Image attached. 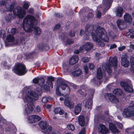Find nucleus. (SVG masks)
<instances>
[{"label": "nucleus", "instance_id": "nucleus-1", "mask_svg": "<svg viewBox=\"0 0 134 134\" xmlns=\"http://www.w3.org/2000/svg\"><path fill=\"white\" fill-rule=\"evenodd\" d=\"M37 20L33 16L27 15L23 20V28L25 31L27 32H31L34 29V38L37 39L41 33V30L37 26H35Z\"/></svg>", "mask_w": 134, "mask_h": 134}, {"label": "nucleus", "instance_id": "nucleus-2", "mask_svg": "<svg viewBox=\"0 0 134 134\" xmlns=\"http://www.w3.org/2000/svg\"><path fill=\"white\" fill-rule=\"evenodd\" d=\"M37 94L34 91H32L30 89L27 87H24L23 89V96L22 98L24 102L27 103V106L29 111L26 109L25 112L27 114L32 112L34 106L32 102L33 100H35L38 99Z\"/></svg>", "mask_w": 134, "mask_h": 134}, {"label": "nucleus", "instance_id": "nucleus-3", "mask_svg": "<svg viewBox=\"0 0 134 134\" xmlns=\"http://www.w3.org/2000/svg\"><path fill=\"white\" fill-rule=\"evenodd\" d=\"M56 93L57 95L60 96L61 93L59 91V87L61 88L63 90H65L64 93L66 95L68 94L70 92V88L65 80L61 79H58L57 81Z\"/></svg>", "mask_w": 134, "mask_h": 134}, {"label": "nucleus", "instance_id": "nucleus-4", "mask_svg": "<svg viewBox=\"0 0 134 134\" xmlns=\"http://www.w3.org/2000/svg\"><path fill=\"white\" fill-rule=\"evenodd\" d=\"M13 70L15 73L19 76L25 75L28 71L25 65L20 63H17L15 65Z\"/></svg>", "mask_w": 134, "mask_h": 134}, {"label": "nucleus", "instance_id": "nucleus-5", "mask_svg": "<svg viewBox=\"0 0 134 134\" xmlns=\"http://www.w3.org/2000/svg\"><path fill=\"white\" fill-rule=\"evenodd\" d=\"M95 32L96 35H95L98 38H101L105 42L109 41V39L105 31L103 28L98 26L96 29Z\"/></svg>", "mask_w": 134, "mask_h": 134}, {"label": "nucleus", "instance_id": "nucleus-6", "mask_svg": "<svg viewBox=\"0 0 134 134\" xmlns=\"http://www.w3.org/2000/svg\"><path fill=\"white\" fill-rule=\"evenodd\" d=\"M122 115L124 118H127L134 116V102L131 101L129 106L124 110Z\"/></svg>", "mask_w": 134, "mask_h": 134}, {"label": "nucleus", "instance_id": "nucleus-7", "mask_svg": "<svg viewBox=\"0 0 134 134\" xmlns=\"http://www.w3.org/2000/svg\"><path fill=\"white\" fill-rule=\"evenodd\" d=\"M39 125L42 129L44 130L42 132L44 134H56L55 132L51 131L52 127L49 125L46 122L41 121Z\"/></svg>", "mask_w": 134, "mask_h": 134}, {"label": "nucleus", "instance_id": "nucleus-8", "mask_svg": "<svg viewBox=\"0 0 134 134\" xmlns=\"http://www.w3.org/2000/svg\"><path fill=\"white\" fill-rule=\"evenodd\" d=\"M13 13L20 18L22 19L26 14V11L21 7L18 6L14 10Z\"/></svg>", "mask_w": 134, "mask_h": 134}, {"label": "nucleus", "instance_id": "nucleus-9", "mask_svg": "<svg viewBox=\"0 0 134 134\" xmlns=\"http://www.w3.org/2000/svg\"><path fill=\"white\" fill-rule=\"evenodd\" d=\"M121 86L123 87L124 90L127 92H131L133 91V90L130 84L125 82H122L120 83Z\"/></svg>", "mask_w": 134, "mask_h": 134}, {"label": "nucleus", "instance_id": "nucleus-10", "mask_svg": "<svg viewBox=\"0 0 134 134\" xmlns=\"http://www.w3.org/2000/svg\"><path fill=\"white\" fill-rule=\"evenodd\" d=\"M80 87V88L77 91L78 93L82 96H86L87 94V91L88 90V87L84 85H81Z\"/></svg>", "mask_w": 134, "mask_h": 134}, {"label": "nucleus", "instance_id": "nucleus-11", "mask_svg": "<svg viewBox=\"0 0 134 134\" xmlns=\"http://www.w3.org/2000/svg\"><path fill=\"white\" fill-rule=\"evenodd\" d=\"M41 119V117L37 115H31L28 118V122L30 123H33L38 121Z\"/></svg>", "mask_w": 134, "mask_h": 134}, {"label": "nucleus", "instance_id": "nucleus-12", "mask_svg": "<svg viewBox=\"0 0 134 134\" xmlns=\"http://www.w3.org/2000/svg\"><path fill=\"white\" fill-rule=\"evenodd\" d=\"M105 98H108L112 103H116L118 102V98L115 95L110 93H107L105 95Z\"/></svg>", "mask_w": 134, "mask_h": 134}, {"label": "nucleus", "instance_id": "nucleus-13", "mask_svg": "<svg viewBox=\"0 0 134 134\" xmlns=\"http://www.w3.org/2000/svg\"><path fill=\"white\" fill-rule=\"evenodd\" d=\"M97 77L100 80L102 78H104L106 80L108 79V77L106 76L104 72H103L100 68L98 69L97 71Z\"/></svg>", "mask_w": 134, "mask_h": 134}, {"label": "nucleus", "instance_id": "nucleus-14", "mask_svg": "<svg viewBox=\"0 0 134 134\" xmlns=\"http://www.w3.org/2000/svg\"><path fill=\"white\" fill-rule=\"evenodd\" d=\"M93 44L91 42H87L85 45L80 47L79 48L80 51L82 52V50H85L87 51H90L93 47Z\"/></svg>", "mask_w": 134, "mask_h": 134}, {"label": "nucleus", "instance_id": "nucleus-15", "mask_svg": "<svg viewBox=\"0 0 134 134\" xmlns=\"http://www.w3.org/2000/svg\"><path fill=\"white\" fill-rule=\"evenodd\" d=\"M91 35L93 40L94 41H96V42L97 44L98 45L101 47L104 46H105L104 43L97 37L96 35L94 33L92 32Z\"/></svg>", "mask_w": 134, "mask_h": 134}, {"label": "nucleus", "instance_id": "nucleus-16", "mask_svg": "<svg viewBox=\"0 0 134 134\" xmlns=\"http://www.w3.org/2000/svg\"><path fill=\"white\" fill-rule=\"evenodd\" d=\"M64 104L68 106L70 109H72L74 107V103L68 97H66L65 98Z\"/></svg>", "mask_w": 134, "mask_h": 134}, {"label": "nucleus", "instance_id": "nucleus-17", "mask_svg": "<svg viewBox=\"0 0 134 134\" xmlns=\"http://www.w3.org/2000/svg\"><path fill=\"white\" fill-rule=\"evenodd\" d=\"M98 130L100 133L106 134L109 132V130L105 126L102 124H100L98 126Z\"/></svg>", "mask_w": 134, "mask_h": 134}, {"label": "nucleus", "instance_id": "nucleus-18", "mask_svg": "<svg viewBox=\"0 0 134 134\" xmlns=\"http://www.w3.org/2000/svg\"><path fill=\"white\" fill-rule=\"evenodd\" d=\"M113 1V0H106L104 1V8L103 10L104 13H105L109 9Z\"/></svg>", "mask_w": 134, "mask_h": 134}, {"label": "nucleus", "instance_id": "nucleus-19", "mask_svg": "<svg viewBox=\"0 0 134 134\" xmlns=\"http://www.w3.org/2000/svg\"><path fill=\"white\" fill-rule=\"evenodd\" d=\"M116 23L117 26L120 30H123L127 26L126 23L123 20H118Z\"/></svg>", "mask_w": 134, "mask_h": 134}, {"label": "nucleus", "instance_id": "nucleus-20", "mask_svg": "<svg viewBox=\"0 0 134 134\" xmlns=\"http://www.w3.org/2000/svg\"><path fill=\"white\" fill-rule=\"evenodd\" d=\"M1 5L2 6L5 5L7 10L10 12L12 11L14 8V6L13 4H11L10 5H8L6 1H2L1 2Z\"/></svg>", "mask_w": 134, "mask_h": 134}, {"label": "nucleus", "instance_id": "nucleus-21", "mask_svg": "<svg viewBox=\"0 0 134 134\" xmlns=\"http://www.w3.org/2000/svg\"><path fill=\"white\" fill-rule=\"evenodd\" d=\"M109 129L113 133H118L120 132L117 128L115 125L112 122L109 123Z\"/></svg>", "mask_w": 134, "mask_h": 134}, {"label": "nucleus", "instance_id": "nucleus-22", "mask_svg": "<svg viewBox=\"0 0 134 134\" xmlns=\"http://www.w3.org/2000/svg\"><path fill=\"white\" fill-rule=\"evenodd\" d=\"M109 63L111 66L115 67L117 66L118 63L117 59L116 57L110 58L109 60Z\"/></svg>", "mask_w": 134, "mask_h": 134}, {"label": "nucleus", "instance_id": "nucleus-23", "mask_svg": "<svg viewBox=\"0 0 134 134\" xmlns=\"http://www.w3.org/2000/svg\"><path fill=\"white\" fill-rule=\"evenodd\" d=\"M82 103H79L75 106L74 110L75 115H77L80 113L82 109Z\"/></svg>", "mask_w": 134, "mask_h": 134}, {"label": "nucleus", "instance_id": "nucleus-24", "mask_svg": "<svg viewBox=\"0 0 134 134\" xmlns=\"http://www.w3.org/2000/svg\"><path fill=\"white\" fill-rule=\"evenodd\" d=\"M83 103L84 104L85 107H86L89 109H91L92 104V100L91 99L88 100L85 99L83 101Z\"/></svg>", "mask_w": 134, "mask_h": 134}, {"label": "nucleus", "instance_id": "nucleus-25", "mask_svg": "<svg viewBox=\"0 0 134 134\" xmlns=\"http://www.w3.org/2000/svg\"><path fill=\"white\" fill-rule=\"evenodd\" d=\"M38 47L40 51H46L49 49V46L46 44H40L38 46Z\"/></svg>", "mask_w": 134, "mask_h": 134}, {"label": "nucleus", "instance_id": "nucleus-26", "mask_svg": "<svg viewBox=\"0 0 134 134\" xmlns=\"http://www.w3.org/2000/svg\"><path fill=\"white\" fill-rule=\"evenodd\" d=\"M79 58L77 55H74L72 56L69 60V63L70 64L72 65L76 63L78 60Z\"/></svg>", "mask_w": 134, "mask_h": 134}, {"label": "nucleus", "instance_id": "nucleus-27", "mask_svg": "<svg viewBox=\"0 0 134 134\" xmlns=\"http://www.w3.org/2000/svg\"><path fill=\"white\" fill-rule=\"evenodd\" d=\"M124 19L128 23H130L132 20V18L131 16L127 13H126L124 15Z\"/></svg>", "mask_w": 134, "mask_h": 134}, {"label": "nucleus", "instance_id": "nucleus-28", "mask_svg": "<svg viewBox=\"0 0 134 134\" xmlns=\"http://www.w3.org/2000/svg\"><path fill=\"white\" fill-rule=\"evenodd\" d=\"M121 64L125 67H127L129 65V62L126 58H123L121 60Z\"/></svg>", "mask_w": 134, "mask_h": 134}, {"label": "nucleus", "instance_id": "nucleus-29", "mask_svg": "<svg viewBox=\"0 0 134 134\" xmlns=\"http://www.w3.org/2000/svg\"><path fill=\"white\" fill-rule=\"evenodd\" d=\"M54 81V78L52 76H49L48 77L46 83L48 85L50 86L51 87H53L52 81Z\"/></svg>", "mask_w": 134, "mask_h": 134}, {"label": "nucleus", "instance_id": "nucleus-30", "mask_svg": "<svg viewBox=\"0 0 134 134\" xmlns=\"http://www.w3.org/2000/svg\"><path fill=\"white\" fill-rule=\"evenodd\" d=\"M78 122L80 125L84 126L85 124V118L83 115L80 116L78 118Z\"/></svg>", "mask_w": 134, "mask_h": 134}, {"label": "nucleus", "instance_id": "nucleus-31", "mask_svg": "<svg viewBox=\"0 0 134 134\" xmlns=\"http://www.w3.org/2000/svg\"><path fill=\"white\" fill-rule=\"evenodd\" d=\"M123 11V8L121 7H118L116 9V15L119 17H121L122 16Z\"/></svg>", "mask_w": 134, "mask_h": 134}, {"label": "nucleus", "instance_id": "nucleus-32", "mask_svg": "<svg viewBox=\"0 0 134 134\" xmlns=\"http://www.w3.org/2000/svg\"><path fill=\"white\" fill-rule=\"evenodd\" d=\"M90 82L92 84L97 86L100 85L101 83L100 81H98V80H96L95 78L92 79L91 80Z\"/></svg>", "mask_w": 134, "mask_h": 134}, {"label": "nucleus", "instance_id": "nucleus-33", "mask_svg": "<svg viewBox=\"0 0 134 134\" xmlns=\"http://www.w3.org/2000/svg\"><path fill=\"white\" fill-rule=\"evenodd\" d=\"M54 111L55 114L59 113L60 115L63 114L64 113V111L63 110H61L60 108H55L54 110Z\"/></svg>", "mask_w": 134, "mask_h": 134}, {"label": "nucleus", "instance_id": "nucleus-34", "mask_svg": "<svg viewBox=\"0 0 134 134\" xmlns=\"http://www.w3.org/2000/svg\"><path fill=\"white\" fill-rule=\"evenodd\" d=\"M113 93L117 96H120L122 94V92L121 90L119 88L114 89L113 91Z\"/></svg>", "mask_w": 134, "mask_h": 134}, {"label": "nucleus", "instance_id": "nucleus-35", "mask_svg": "<svg viewBox=\"0 0 134 134\" xmlns=\"http://www.w3.org/2000/svg\"><path fill=\"white\" fill-rule=\"evenodd\" d=\"M82 71L80 69H78V70H76L75 71L72 72V75L74 76L77 77L81 75Z\"/></svg>", "mask_w": 134, "mask_h": 134}, {"label": "nucleus", "instance_id": "nucleus-36", "mask_svg": "<svg viewBox=\"0 0 134 134\" xmlns=\"http://www.w3.org/2000/svg\"><path fill=\"white\" fill-rule=\"evenodd\" d=\"M105 68L107 70V72L110 75L111 74L112 70L110 68V67L109 64H107L105 66Z\"/></svg>", "mask_w": 134, "mask_h": 134}, {"label": "nucleus", "instance_id": "nucleus-37", "mask_svg": "<svg viewBox=\"0 0 134 134\" xmlns=\"http://www.w3.org/2000/svg\"><path fill=\"white\" fill-rule=\"evenodd\" d=\"M45 80L43 78H39L38 85L41 87L44 84Z\"/></svg>", "mask_w": 134, "mask_h": 134}, {"label": "nucleus", "instance_id": "nucleus-38", "mask_svg": "<svg viewBox=\"0 0 134 134\" xmlns=\"http://www.w3.org/2000/svg\"><path fill=\"white\" fill-rule=\"evenodd\" d=\"M7 40L8 42H13L14 40V38L13 36L10 34L7 36Z\"/></svg>", "mask_w": 134, "mask_h": 134}, {"label": "nucleus", "instance_id": "nucleus-39", "mask_svg": "<svg viewBox=\"0 0 134 134\" xmlns=\"http://www.w3.org/2000/svg\"><path fill=\"white\" fill-rule=\"evenodd\" d=\"M91 32L90 25H87L85 27V34L86 35H88V34Z\"/></svg>", "mask_w": 134, "mask_h": 134}, {"label": "nucleus", "instance_id": "nucleus-40", "mask_svg": "<svg viewBox=\"0 0 134 134\" xmlns=\"http://www.w3.org/2000/svg\"><path fill=\"white\" fill-rule=\"evenodd\" d=\"M34 53L32 52L30 53H26L25 55L27 58L31 59L33 58V55Z\"/></svg>", "mask_w": 134, "mask_h": 134}, {"label": "nucleus", "instance_id": "nucleus-41", "mask_svg": "<svg viewBox=\"0 0 134 134\" xmlns=\"http://www.w3.org/2000/svg\"><path fill=\"white\" fill-rule=\"evenodd\" d=\"M6 36L5 32L4 30H0V37L4 38Z\"/></svg>", "mask_w": 134, "mask_h": 134}, {"label": "nucleus", "instance_id": "nucleus-42", "mask_svg": "<svg viewBox=\"0 0 134 134\" xmlns=\"http://www.w3.org/2000/svg\"><path fill=\"white\" fill-rule=\"evenodd\" d=\"M47 85H45L44 84L41 87L44 90L46 91H48L50 89L49 86H47Z\"/></svg>", "mask_w": 134, "mask_h": 134}, {"label": "nucleus", "instance_id": "nucleus-43", "mask_svg": "<svg viewBox=\"0 0 134 134\" xmlns=\"http://www.w3.org/2000/svg\"><path fill=\"white\" fill-rule=\"evenodd\" d=\"M30 4L27 3H24L23 5V8L25 10H27Z\"/></svg>", "mask_w": 134, "mask_h": 134}, {"label": "nucleus", "instance_id": "nucleus-44", "mask_svg": "<svg viewBox=\"0 0 134 134\" xmlns=\"http://www.w3.org/2000/svg\"><path fill=\"white\" fill-rule=\"evenodd\" d=\"M67 127L69 130L71 131L75 129L74 125L72 124L68 125L67 126Z\"/></svg>", "mask_w": 134, "mask_h": 134}, {"label": "nucleus", "instance_id": "nucleus-45", "mask_svg": "<svg viewBox=\"0 0 134 134\" xmlns=\"http://www.w3.org/2000/svg\"><path fill=\"white\" fill-rule=\"evenodd\" d=\"M54 16L55 17L60 18L63 16V15L59 13L56 12L54 13Z\"/></svg>", "mask_w": 134, "mask_h": 134}, {"label": "nucleus", "instance_id": "nucleus-46", "mask_svg": "<svg viewBox=\"0 0 134 134\" xmlns=\"http://www.w3.org/2000/svg\"><path fill=\"white\" fill-rule=\"evenodd\" d=\"M42 102L44 103H47L48 101V98L47 97H43L42 100Z\"/></svg>", "mask_w": 134, "mask_h": 134}, {"label": "nucleus", "instance_id": "nucleus-47", "mask_svg": "<svg viewBox=\"0 0 134 134\" xmlns=\"http://www.w3.org/2000/svg\"><path fill=\"white\" fill-rule=\"evenodd\" d=\"M66 44H70L74 43V41L72 40L68 39L66 42Z\"/></svg>", "mask_w": 134, "mask_h": 134}, {"label": "nucleus", "instance_id": "nucleus-48", "mask_svg": "<svg viewBox=\"0 0 134 134\" xmlns=\"http://www.w3.org/2000/svg\"><path fill=\"white\" fill-rule=\"evenodd\" d=\"M39 78L38 77L34 78L32 80L33 82L35 84H37L38 85Z\"/></svg>", "mask_w": 134, "mask_h": 134}, {"label": "nucleus", "instance_id": "nucleus-49", "mask_svg": "<svg viewBox=\"0 0 134 134\" xmlns=\"http://www.w3.org/2000/svg\"><path fill=\"white\" fill-rule=\"evenodd\" d=\"M82 60L83 62L85 63L88 62L89 59L88 57H86L82 58Z\"/></svg>", "mask_w": 134, "mask_h": 134}, {"label": "nucleus", "instance_id": "nucleus-50", "mask_svg": "<svg viewBox=\"0 0 134 134\" xmlns=\"http://www.w3.org/2000/svg\"><path fill=\"white\" fill-rule=\"evenodd\" d=\"M8 19L7 20H10L12 19H14V17L13 16L12 14H9L7 16Z\"/></svg>", "mask_w": 134, "mask_h": 134}, {"label": "nucleus", "instance_id": "nucleus-51", "mask_svg": "<svg viewBox=\"0 0 134 134\" xmlns=\"http://www.w3.org/2000/svg\"><path fill=\"white\" fill-rule=\"evenodd\" d=\"M84 72L86 74H87L88 72V69L87 66H85L84 67Z\"/></svg>", "mask_w": 134, "mask_h": 134}, {"label": "nucleus", "instance_id": "nucleus-52", "mask_svg": "<svg viewBox=\"0 0 134 134\" xmlns=\"http://www.w3.org/2000/svg\"><path fill=\"white\" fill-rule=\"evenodd\" d=\"M16 28H13L11 29V32L13 35H14L16 33Z\"/></svg>", "mask_w": 134, "mask_h": 134}, {"label": "nucleus", "instance_id": "nucleus-53", "mask_svg": "<svg viewBox=\"0 0 134 134\" xmlns=\"http://www.w3.org/2000/svg\"><path fill=\"white\" fill-rule=\"evenodd\" d=\"M101 13L99 11H98L97 13V17L98 18H100L101 17Z\"/></svg>", "mask_w": 134, "mask_h": 134}, {"label": "nucleus", "instance_id": "nucleus-54", "mask_svg": "<svg viewBox=\"0 0 134 134\" xmlns=\"http://www.w3.org/2000/svg\"><path fill=\"white\" fill-rule=\"evenodd\" d=\"M132 129V128H128L126 129L125 131L126 133H129L131 132Z\"/></svg>", "mask_w": 134, "mask_h": 134}, {"label": "nucleus", "instance_id": "nucleus-55", "mask_svg": "<svg viewBox=\"0 0 134 134\" xmlns=\"http://www.w3.org/2000/svg\"><path fill=\"white\" fill-rule=\"evenodd\" d=\"M34 9L32 8H30L28 10L27 12L29 13L32 14L34 13Z\"/></svg>", "mask_w": 134, "mask_h": 134}, {"label": "nucleus", "instance_id": "nucleus-56", "mask_svg": "<svg viewBox=\"0 0 134 134\" xmlns=\"http://www.w3.org/2000/svg\"><path fill=\"white\" fill-rule=\"evenodd\" d=\"M131 70L133 71V72H134V63L133 62L131 63Z\"/></svg>", "mask_w": 134, "mask_h": 134}, {"label": "nucleus", "instance_id": "nucleus-57", "mask_svg": "<svg viewBox=\"0 0 134 134\" xmlns=\"http://www.w3.org/2000/svg\"><path fill=\"white\" fill-rule=\"evenodd\" d=\"M85 128H83L81 130L80 132L79 133V134H85Z\"/></svg>", "mask_w": 134, "mask_h": 134}, {"label": "nucleus", "instance_id": "nucleus-58", "mask_svg": "<svg viewBox=\"0 0 134 134\" xmlns=\"http://www.w3.org/2000/svg\"><path fill=\"white\" fill-rule=\"evenodd\" d=\"M117 47V45L115 44H113L111 45L110 48V49H112L116 48Z\"/></svg>", "mask_w": 134, "mask_h": 134}, {"label": "nucleus", "instance_id": "nucleus-59", "mask_svg": "<svg viewBox=\"0 0 134 134\" xmlns=\"http://www.w3.org/2000/svg\"><path fill=\"white\" fill-rule=\"evenodd\" d=\"M93 16V15L92 13H90L88 14L87 17L88 18H92Z\"/></svg>", "mask_w": 134, "mask_h": 134}, {"label": "nucleus", "instance_id": "nucleus-60", "mask_svg": "<svg viewBox=\"0 0 134 134\" xmlns=\"http://www.w3.org/2000/svg\"><path fill=\"white\" fill-rule=\"evenodd\" d=\"M125 47L124 46H122L118 48V49L119 51H121L124 50L125 48Z\"/></svg>", "mask_w": 134, "mask_h": 134}, {"label": "nucleus", "instance_id": "nucleus-61", "mask_svg": "<svg viewBox=\"0 0 134 134\" xmlns=\"http://www.w3.org/2000/svg\"><path fill=\"white\" fill-rule=\"evenodd\" d=\"M89 67L90 69H93L94 68V66L93 64L90 63L89 65Z\"/></svg>", "mask_w": 134, "mask_h": 134}, {"label": "nucleus", "instance_id": "nucleus-62", "mask_svg": "<svg viewBox=\"0 0 134 134\" xmlns=\"http://www.w3.org/2000/svg\"><path fill=\"white\" fill-rule=\"evenodd\" d=\"M60 27V25L59 24H56L54 26V30H56L59 29Z\"/></svg>", "mask_w": 134, "mask_h": 134}, {"label": "nucleus", "instance_id": "nucleus-63", "mask_svg": "<svg viewBox=\"0 0 134 134\" xmlns=\"http://www.w3.org/2000/svg\"><path fill=\"white\" fill-rule=\"evenodd\" d=\"M36 111L39 112L41 111V109L40 107L39 106H37L36 108Z\"/></svg>", "mask_w": 134, "mask_h": 134}, {"label": "nucleus", "instance_id": "nucleus-64", "mask_svg": "<svg viewBox=\"0 0 134 134\" xmlns=\"http://www.w3.org/2000/svg\"><path fill=\"white\" fill-rule=\"evenodd\" d=\"M90 92H91V94L92 96H93L94 93L95 92V91L92 89H90Z\"/></svg>", "mask_w": 134, "mask_h": 134}]
</instances>
